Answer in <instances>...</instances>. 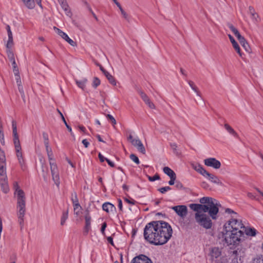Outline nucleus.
<instances>
[{
  "instance_id": "f257e3e1",
  "label": "nucleus",
  "mask_w": 263,
  "mask_h": 263,
  "mask_svg": "<svg viewBox=\"0 0 263 263\" xmlns=\"http://www.w3.org/2000/svg\"><path fill=\"white\" fill-rule=\"evenodd\" d=\"M171 225L164 221H153L146 224L143 236L145 240L151 245L161 246L165 244L172 236Z\"/></svg>"
},
{
  "instance_id": "f03ea898",
  "label": "nucleus",
  "mask_w": 263,
  "mask_h": 263,
  "mask_svg": "<svg viewBox=\"0 0 263 263\" xmlns=\"http://www.w3.org/2000/svg\"><path fill=\"white\" fill-rule=\"evenodd\" d=\"M201 204L192 203L190 204V208L193 211L201 210L208 212L213 219H217V215L219 212L220 203L215 199L209 197H203L200 199Z\"/></svg>"
},
{
  "instance_id": "7ed1b4c3",
  "label": "nucleus",
  "mask_w": 263,
  "mask_h": 263,
  "mask_svg": "<svg viewBox=\"0 0 263 263\" xmlns=\"http://www.w3.org/2000/svg\"><path fill=\"white\" fill-rule=\"evenodd\" d=\"M243 235V231H239L238 232H232L229 230H225L223 232L222 237L224 240L229 246H237L241 240V237Z\"/></svg>"
},
{
  "instance_id": "20e7f679",
  "label": "nucleus",
  "mask_w": 263,
  "mask_h": 263,
  "mask_svg": "<svg viewBox=\"0 0 263 263\" xmlns=\"http://www.w3.org/2000/svg\"><path fill=\"white\" fill-rule=\"evenodd\" d=\"M195 219L196 222L201 227L205 229H210L212 227V221L211 217L207 215L201 210L194 211Z\"/></svg>"
},
{
  "instance_id": "39448f33",
  "label": "nucleus",
  "mask_w": 263,
  "mask_h": 263,
  "mask_svg": "<svg viewBox=\"0 0 263 263\" xmlns=\"http://www.w3.org/2000/svg\"><path fill=\"white\" fill-rule=\"evenodd\" d=\"M12 132L13 136V142L15 145L16 156L17 157L19 163L23 168L24 161L23 159L22 153L21 152V147L18 138V135L17 133L16 123L15 121L12 122Z\"/></svg>"
},
{
  "instance_id": "423d86ee",
  "label": "nucleus",
  "mask_w": 263,
  "mask_h": 263,
  "mask_svg": "<svg viewBox=\"0 0 263 263\" xmlns=\"http://www.w3.org/2000/svg\"><path fill=\"white\" fill-rule=\"evenodd\" d=\"M17 199V216L18 222L21 228L23 226L24 218L26 213V197L25 195L16 197Z\"/></svg>"
},
{
  "instance_id": "0eeeda50",
  "label": "nucleus",
  "mask_w": 263,
  "mask_h": 263,
  "mask_svg": "<svg viewBox=\"0 0 263 263\" xmlns=\"http://www.w3.org/2000/svg\"><path fill=\"white\" fill-rule=\"evenodd\" d=\"M237 216H233V218L229 220L224 226V230H229L232 232H238L239 231H242L241 229H245L243 224L241 220L236 219Z\"/></svg>"
},
{
  "instance_id": "6e6552de",
  "label": "nucleus",
  "mask_w": 263,
  "mask_h": 263,
  "mask_svg": "<svg viewBox=\"0 0 263 263\" xmlns=\"http://www.w3.org/2000/svg\"><path fill=\"white\" fill-rule=\"evenodd\" d=\"M210 259L213 263H226L227 258L222 256L221 249L218 247H213L210 250Z\"/></svg>"
},
{
  "instance_id": "1a4fd4ad",
  "label": "nucleus",
  "mask_w": 263,
  "mask_h": 263,
  "mask_svg": "<svg viewBox=\"0 0 263 263\" xmlns=\"http://www.w3.org/2000/svg\"><path fill=\"white\" fill-rule=\"evenodd\" d=\"M50 170L52 177V180L56 185L59 187L60 181L59 174V171L56 163L54 162H50Z\"/></svg>"
},
{
  "instance_id": "9d476101",
  "label": "nucleus",
  "mask_w": 263,
  "mask_h": 263,
  "mask_svg": "<svg viewBox=\"0 0 263 263\" xmlns=\"http://www.w3.org/2000/svg\"><path fill=\"white\" fill-rule=\"evenodd\" d=\"M171 209L176 212L178 216L182 219H184L188 213L187 206L185 205L174 206Z\"/></svg>"
},
{
  "instance_id": "9b49d317",
  "label": "nucleus",
  "mask_w": 263,
  "mask_h": 263,
  "mask_svg": "<svg viewBox=\"0 0 263 263\" xmlns=\"http://www.w3.org/2000/svg\"><path fill=\"white\" fill-rule=\"evenodd\" d=\"M204 164L215 169H219L221 167L220 162L215 158H209L204 160Z\"/></svg>"
},
{
  "instance_id": "f8f14e48",
  "label": "nucleus",
  "mask_w": 263,
  "mask_h": 263,
  "mask_svg": "<svg viewBox=\"0 0 263 263\" xmlns=\"http://www.w3.org/2000/svg\"><path fill=\"white\" fill-rule=\"evenodd\" d=\"M54 29L60 36H61L64 40L67 42L71 46L73 47L77 46L76 42L70 39L66 33L63 32L62 30L55 27H54Z\"/></svg>"
},
{
  "instance_id": "ddd939ff",
  "label": "nucleus",
  "mask_w": 263,
  "mask_h": 263,
  "mask_svg": "<svg viewBox=\"0 0 263 263\" xmlns=\"http://www.w3.org/2000/svg\"><path fill=\"white\" fill-rule=\"evenodd\" d=\"M130 263H153V262L148 257L141 254L134 257Z\"/></svg>"
},
{
  "instance_id": "4468645a",
  "label": "nucleus",
  "mask_w": 263,
  "mask_h": 263,
  "mask_svg": "<svg viewBox=\"0 0 263 263\" xmlns=\"http://www.w3.org/2000/svg\"><path fill=\"white\" fill-rule=\"evenodd\" d=\"M232 256H234L233 259H232L233 263H238L237 259L238 258H240L243 255L244 251L242 250V248H238L237 250H234L232 252Z\"/></svg>"
},
{
  "instance_id": "2eb2a0df",
  "label": "nucleus",
  "mask_w": 263,
  "mask_h": 263,
  "mask_svg": "<svg viewBox=\"0 0 263 263\" xmlns=\"http://www.w3.org/2000/svg\"><path fill=\"white\" fill-rule=\"evenodd\" d=\"M204 177L208 178L212 182H213L215 184L220 185H222V182L220 181V180L218 178V177H217L216 176H215L213 174H210L208 172H206Z\"/></svg>"
},
{
  "instance_id": "dca6fc26",
  "label": "nucleus",
  "mask_w": 263,
  "mask_h": 263,
  "mask_svg": "<svg viewBox=\"0 0 263 263\" xmlns=\"http://www.w3.org/2000/svg\"><path fill=\"white\" fill-rule=\"evenodd\" d=\"M58 2L60 3L62 9L65 11L66 14L67 16L70 17L72 15V13L70 11L69 7L66 0H59Z\"/></svg>"
},
{
  "instance_id": "f3484780",
  "label": "nucleus",
  "mask_w": 263,
  "mask_h": 263,
  "mask_svg": "<svg viewBox=\"0 0 263 263\" xmlns=\"http://www.w3.org/2000/svg\"><path fill=\"white\" fill-rule=\"evenodd\" d=\"M0 186L2 191L7 194L9 191V187L8 183V178L0 179Z\"/></svg>"
},
{
  "instance_id": "a211bd4d",
  "label": "nucleus",
  "mask_w": 263,
  "mask_h": 263,
  "mask_svg": "<svg viewBox=\"0 0 263 263\" xmlns=\"http://www.w3.org/2000/svg\"><path fill=\"white\" fill-rule=\"evenodd\" d=\"M85 226L84 228L85 232L86 233H88L89 231L90 230V224H91V217L89 214L88 211H86V214L85 215Z\"/></svg>"
},
{
  "instance_id": "6ab92c4d",
  "label": "nucleus",
  "mask_w": 263,
  "mask_h": 263,
  "mask_svg": "<svg viewBox=\"0 0 263 263\" xmlns=\"http://www.w3.org/2000/svg\"><path fill=\"white\" fill-rule=\"evenodd\" d=\"M192 167L198 173L200 174L203 176H204L207 172L200 164L192 163Z\"/></svg>"
},
{
  "instance_id": "aec40b11",
  "label": "nucleus",
  "mask_w": 263,
  "mask_h": 263,
  "mask_svg": "<svg viewBox=\"0 0 263 263\" xmlns=\"http://www.w3.org/2000/svg\"><path fill=\"white\" fill-rule=\"evenodd\" d=\"M228 36L229 37V39H230L232 45H233V48L235 49V50L236 51V52L239 54V55L240 57H242V53L240 51V49L239 46L238 44V43L236 42L235 39L233 38V37L231 35L229 34Z\"/></svg>"
},
{
  "instance_id": "412c9836",
  "label": "nucleus",
  "mask_w": 263,
  "mask_h": 263,
  "mask_svg": "<svg viewBox=\"0 0 263 263\" xmlns=\"http://www.w3.org/2000/svg\"><path fill=\"white\" fill-rule=\"evenodd\" d=\"M13 189L15 190L14 195L16 197L20 196H22L25 195L24 192L20 188V186L17 182L13 183Z\"/></svg>"
},
{
  "instance_id": "4be33fe9",
  "label": "nucleus",
  "mask_w": 263,
  "mask_h": 263,
  "mask_svg": "<svg viewBox=\"0 0 263 263\" xmlns=\"http://www.w3.org/2000/svg\"><path fill=\"white\" fill-rule=\"evenodd\" d=\"M102 209L107 213L112 212L116 210V207L110 202H105L102 205Z\"/></svg>"
},
{
  "instance_id": "5701e85b",
  "label": "nucleus",
  "mask_w": 263,
  "mask_h": 263,
  "mask_svg": "<svg viewBox=\"0 0 263 263\" xmlns=\"http://www.w3.org/2000/svg\"><path fill=\"white\" fill-rule=\"evenodd\" d=\"M224 127L230 134L233 135L235 137H238L237 133L229 124H228V123H225L224 124Z\"/></svg>"
},
{
  "instance_id": "b1692460",
  "label": "nucleus",
  "mask_w": 263,
  "mask_h": 263,
  "mask_svg": "<svg viewBox=\"0 0 263 263\" xmlns=\"http://www.w3.org/2000/svg\"><path fill=\"white\" fill-rule=\"evenodd\" d=\"M5 165V163L0 164V179L7 178Z\"/></svg>"
},
{
  "instance_id": "393cba45",
  "label": "nucleus",
  "mask_w": 263,
  "mask_h": 263,
  "mask_svg": "<svg viewBox=\"0 0 263 263\" xmlns=\"http://www.w3.org/2000/svg\"><path fill=\"white\" fill-rule=\"evenodd\" d=\"M243 231H245L246 234L248 236H255L256 234V230L254 228H247L242 229Z\"/></svg>"
},
{
  "instance_id": "a878e982",
  "label": "nucleus",
  "mask_w": 263,
  "mask_h": 263,
  "mask_svg": "<svg viewBox=\"0 0 263 263\" xmlns=\"http://www.w3.org/2000/svg\"><path fill=\"white\" fill-rule=\"evenodd\" d=\"M25 6L29 9H32L35 7L34 0H22Z\"/></svg>"
},
{
  "instance_id": "bb28decb",
  "label": "nucleus",
  "mask_w": 263,
  "mask_h": 263,
  "mask_svg": "<svg viewBox=\"0 0 263 263\" xmlns=\"http://www.w3.org/2000/svg\"><path fill=\"white\" fill-rule=\"evenodd\" d=\"M239 42L247 52L248 53H250L251 52L250 47L245 38L239 41Z\"/></svg>"
},
{
  "instance_id": "cd10ccee",
  "label": "nucleus",
  "mask_w": 263,
  "mask_h": 263,
  "mask_svg": "<svg viewBox=\"0 0 263 263\" xmlns=\"http://www.w3.org/2000/svg\"><path fill=\"white\" fill-rule=\"evenodd\" d=\"M164 173L168 175L170 178L176 176L175 173L170 167L165 166L163 169Z\"/></svg>"
},
{
  "instance_id": "c85d7f7f",
  "label": "nucleus",
  "mask_w": 263,
  "mask_h": 263,
  "mask_svg": "<svg viewBox=\"0 0 263 263\" xmlns=\"http://www.w3.org/2000/svg\"><path fill=\"white\" fill-rule=\"evenodd\" d=\"M87 82V80L86 78H84L80 81H78L77 80H76V84H77L78 86L83 90L84 89Z\"/></svg>"
},
{
  "instance_id": "c756f323",
  "label": "nucleus",
  "mask_w": 263,
  "mask_h": 263,
  "mask_svg": "<svg viewBox=\"0 0 263 263\" xmlns=\"http://www.w3.org/2000/svg\"><path fill=\"white\" fill-rule=\"evenodd\" d=\"M106 73L105 74V77L109 82V83L114 85L115 86L117 84L116 80H115V78L110 74L108 72H106Z\"/></svg>"
},
{
  "instance_id": "7c9ffc66",
  "label": "nucleus",
  "mask_w": 263,
  "mask_h": 263,
  "mask_svg": "<svg viewBox=\"0 0 263 263\" xmlns=\"http://www.w3.org/2000/svg\"><path fill=\"white\" fill-rule=\"evenodd\" d=\"M187 82L190 86L191 87L193 90L197 94V95L198 96H200V92L199 91L197 86L195 85V83L191 80L188 81Z\"/></svg>"
},
{
  "instance_id": "2f4dec72",
  "label": "nucleus",
  "mask_w": 263,
  "mask_h": 263,
  "mask_svg": "<svg viewBox=\"0 0 263 263\" xmlns=\"http://www.w3.org/2000/svg\"><path fill=\"white\" fill-rule=\"evenodd\" d=\"M73 205L74 214L77 216L79 215L80 210L82 209V207L79 204V202L73 203Z\"/></svg>"
},
{
  "instance_id": "473e14b6",
  "label": "nucleus",
  "mask_w": 263,
  "mask_h": 263,
  "mask_svg": "<svg viewBox=\"0 0 263 263\" xmlns=\"http://www.w3.org/2000/svg\"><path fill=\"white\" fill-rule=\"evenodd\" d=\"M6 53L9 60L11 63L15 62L14 55L12 49H6Z\"/></svg>"
},
{
  "instance_id": "72a5a7b5",
  "label": "nucleus",
  "mask_w": 263,
  "mask_h": 263,
  "mask_svg": "<svg viewBox=\"0 0 263 263\" xmlns=\"http://www.w3.org/2000/svg\"><path fill=\"white\" fill-rule=\"evenodd\" d=\"M68 209H67L66 211H64L63 212L62 216L61 217V224L62 226H63L66 220V219L68 218Z\"/></svg>"
},
{
  "instance_id": "f704fd0d",
  "label": "nucleus",
  "mask_w": 263,
  "mask_h": 263,
  "mask_svg": "<svg viewBox=\"0 0 263 263\" xmlns=\"http://www.w3.org/2000/svg\"><path fill=\"white\" fill-rule=\"evenodd\" d=\"M249 11L252 15V18L255 20L256 21H257V18L258 17V15L255 12L254 8L252 6H249Z\"/></svg>"
},
{
  "instance_id": "c9c22d12",
  "label": "nucleus",
  "mask_w": 263,
  "mask_h": 263,
  "mask_svg": "<svg viewBox=\"0 0 263 263\" xmlns=\"http://www.w3.org/2000/svg\"><path fill=\"white\" fill-rule=\"evenodd\" d=\"M13 36H8V40L7 41L6 44V48L7 49H12V47L13 46Z\"/></svg>"
},
{
  "instance_id": "e433bc0d",
  "label": "nucleus",
  "mask_w": 263,
  "mask_h": 263,
  "mask_svg": "<svg viewBox=\"0 0 263 263\" xmlns=\"http://www.w3.org/2000/svg\"><path fill=\"white\" fill-rule=\"evenodd\" d=\"M71 201L72 203H76L79 202V200L77 197V194L76 192H73L71 193Z\"/></svg>"
},
{
  "instance_id": "4c0bfd02",
  "label": "nucleus",
  "mask_w": 263,
  "mask_h": 263,
  "mask_svg": "<svg viewBox=\"0 0 263 263\" xmlns=\"http://www.w3.org/2000/svg\"><path fill=\"white\" fill-rule=\"evenodd\" d=\"M252 263H263V256H256L252 261Z\"/></svg>"
},
{
  "instance_id": "58836bf2",
  "label": "nucleus",
  "mask_w": 263,
  "mask_h": 263,
  "mask_svg": "<svg viewBox=\"0 0 263 263\" xmlns=\"http://www.w3.org/2000/svg\"><path fill=\"white\" fill-rule=\"evenodd\" d=\"M136 148H137L138 151H139L142 154H145V153H146L145 148L142 142L138 146H137Z\"/></svg>"
},
{
  "instance_id": "ea45409f",
  "label": "nucleus",
  "mask_w": 263,
  "mask_h": 263,
  "mask_svg": "<svg viewBox=\"0 0 263 263\" xmlns=\"http://www.w3.org/2000/svg\"><path fill=\"white\" fill-rule=\"evenodd\" d=\"M6 161V158L4 152L0 148V164L5 163Z\"/></svg>"
},
{
  "instance_id": "a19ab883",
  "label": "nucleus",
  "mask_w": 263,
  "mask_h": 263,
  "mask_svg": "<svg viewBox=\"0 0 263 263\" xmlns=\"http://www.w3.org/2000/svg\"><path fill=\"white\" fill-rule=\"evenodd\" d=\"M43 137L44 139V145H49V138H48V134L45 132H43Z\"/></svg>"
},
{
  "instance_id": "79ce46f5",
  "label": "nucleus",
  "mask_w": 263,
  "mask_h": 263,
  "mask_svg": "<svg viewBox=\"0 0 263 263\" xmlns=\"http://www.w3.org/2000/svg\"><path fill=\"white\" fill-rule=\"evenodd\" d=\"M130 159L135 162L137 164H139L140 163V161L138 157L135 154H131L129 156Z\"/></svg>"
},
{
  "instance_id": "37998d69",
  "label": "nucleus",
  "mask_w": 263,
  "mask_h": 263,
  "mask_svg": "<svg viewBox=\"0 0 263 263\" xmlns=\"http://www.w3.org/2000/svg\"><path fill=\"white\" fill-rule=\"evenodd\" d=\"M100 84V80L97 78L95 77L93 78V82H92V86L94 88H97Z\"/></svg>"
},
{
  "instance_id": "c03bdc74",
  "label": "nucleus",
  "mask_w": 263,
  "mask_h": 263,
  "mask_svg": "<svg viewBox=\"0 0 263 263\" xmlns=\"http://www.w3.org/2000/svg\"><path fill=\"white\" fill-rule=\"evenodd\" d=\"M171 190V188L168 186H164V187H161L160 189H158V191L162 194H164L166 192L168 191H170Z\"/></svg>"
},
{
  "instance_id": "a18cd8bd",
  "label": "nucleus",
  "mask_w": 263,
  "mask_h": 263,
  "mask_svg": "<svg viewBox=\"0 0 263 263\" xmlns=\"http://www.w3.org/2000/svg\"><path fill=\"white\" fill-rule=\"evenodd\" d=\"M148 179L150 181H154L160 179V176L158 174H156L154 176H148Z\"/></svg>"
},
{
  "instance_id": "49530a36",
  "label": "nucleus",
  "mask_w": 263,
  "mask_h": 263,
  "mask_svg": "<svg viewBox=\"0 0 263 263\" xmlns=\"http://www.w3.org/2000/svg\"><path fill=\"white\" fill-rule=\"evenodd\" d=\"M12 65L13 66V71L14 75H16V74L19 73L18 68L17 66V64L16 62H13L12 63Z\"/></svg>"
},
{
  "instance_id": "de8ad7c7",
  "label": "nucleus",
  "mask_w": 263,
  "mask_h": 263,
  "mask_svg": "<svg viewBox=\"0 0 263 263\" xmlns=\"http://www.w3.org/2000/svg\"><path fill=\"white\" fill-rule=\"evenodd\" d=\"M170 146H171V148L173 149L174 153L176 155H178V152L177 149V144L175 143H171Z\"/></svg>"
},
{
  "instance_id": "09e8293b",
  "label": "nucleus",
  "mask_w": 263,
  "mask_h": 263,
  "mask_svg": "<svg viewBox=\"0 0 263 263\" xmlns=\"http://www.w3.org/2000/svg\"><path fill=\"white\" fill-rule=\"evenodd\" d=\"M229 28L230 29V30L233 32V33L236 35L237 34H238L239 31L238 30L234 27L232 24H229L228 25Z\"/></svg>"
},
{
  "instance_id": "8fccbe9b",
  "label": "nucleus",
  "mask_w": 263,
  "mask_h": 263,
  "mask_svg": "<svg viewBox=\"0 0 263 263\" xmlns=\"http://www.w3.org/2000/svg\"><path fill=\"white\" fill-rule=\"evenodd\" d=\"M229 28L230 29V30L233 32V33L236 35L237 34H238L239 31L238 30L234 27L232 24H229L228 25Z\"/></svg>"
},
{
  "instance_id": "3c124183",
  "label": "nucleus",
  "mask_w": 263,
  "mask_h": 263,
  "mask_svg": "<svg viewBox=\"0 0 263 263\" xmlns=\"http://www.w3.org/2000/svg\"><path fill=\"white\" fill-rule=\"evenodd\" d=\"M106 118L111 121L113 125H115L116 124V121L112 115L107 114L106 115Z\"/></svg>"
},
{
  "instance_id": "603ef678",
  "label": "nucleus",
  "mask_w": 263,
  "mask_h": 263,
  "mask_svg": "<svg viewBox=\"0 0 263 263\" xmlns=\"http://www.w3.org/2000/svg\"><path fill=\"white\" fill-rule=\"evenodd\" d=\"M141 141L139 139H135V140H133L132 141V144L133 145H134L135 147L138 146L140 144H141Z\"/></svg>"
},
{
  "instance_id": "864d4df0",
  "label": "nucleus",
  "mask_w": 263,
  "mask_h": 263,
  "mask_svg": "<svg viewBox=\"0 0 263 263\" xmlns=\"http://www.w3.org/2000/svg\"><path fill=\"white\" fill-rule=\"evenodd\" d=\"M45 146L46 147V150L47 155H50V156L52 155V154L53 153H52L51 148L49 147V145H45Z\"/></svg>"
},
{
  "instance_id": "5fc2aeb1",
  "label": "nucleus",
  "mask_w": 263,
  "mask_h": 263,
  "mask_svg": "<svg viewBox=\"0 0 263 263\" xmlns=\"http://www.w3.org/2000/svg\"><path fill=\"white\" fill-rule=\"evenodd\" d=\"M121 14L122 15L123 17L127 21H129V18L127 14V13L123 9L120 11Z\"/></svg>"
},
{
  "instance_id": "6e6d98bb",
  "label": "nucleus",
  "mask_w": 263,
  "mask_h": 263,
  "mask_svg": "<svg viewBox=\"0 0 263 263\" xmlns=\"http://www.w3.org/2000/svg\"><path fill=\"white\" fill-rule=\"evenodd\" d=\"M18 89L20 93L21 94L22 97H24V92L23 90V87L22 84L17 85Z\"/></svg>"
},
{
  "instance_id": "4d7b16f0",
  "label": "nucleus",
  "mask_w": 263,
  "mask_h": 263,
  "mask_svg": "<svg viewBox=\"0 0 263 263\" xmlns=\"http://www.w3.org/2000/svg\"><path fill=\"white\" fill-rule=\"evenodd\" d=\"M139 93H140V95L142 98V99L144 101L146 99H147L148 97V96L146 95V93H145L143 91H139Z\"/></svg>"
},
{
  "instance_id": "13d9d810",
  "label": "nucleus",
  "mask_w": 263,
  "mask_h": 263,
  "mask_svg": "<svg viewBox=\"0 0 263 263\" xmlns=\"http://www.w3.org/2000/svg\"><path fill=\"white\" fill-rule=\"evenodd\" d=\"M107 227V224L105 222H103L102 224L101 232L102 234L104 235H105V230Z\"/></svg>"
},
{
  "instance_id": "bf43d9fd",
  "label": "nucleus",
  "mask_w": 263,
  "mask_h": 263,
  "mask_svg": "<svg viewBox=\"0 0 263 263\" xmlns=\"http://www.w3.org/2000/svg\"><path fill=\"white\" fill-rule=\"evenodd\" d=\"M0 141L2 144H4V135L3 130H0Z\"/></svg>"
},
{
  "instance_id": "052dcab7",
  "label": "nucleus",
  "mask_w": 263,
  "mask_h": 263,
  "mask_svg": "<svg viewBox=\"0 0 263 263\" xmlns=\"http://www.w3.org/2000/svg\"><path fill=\"white\" fill-rule=\"evenodd\" d=\"M15 77L16 82L17 83V85L22 84L21 80V77L18 74H16V75H14Z\"/></svg>"
},
{
  "instance_id": "680f3d73",
  "label": "nucleus",
  "mask_w": 263,
  "mask_h": 263,
  "mask_svg": "<svg viewBox=\"0 0 263 263\" xmlns=\"http://www.w3.org/2000/svg\"><path fill=\"white\" fill-rule=\"evenodd\" d=\"M124 200L128 203L134 205L136 203V201L133 199H129L127 198H124Z\"/></svg>"
},
{
  "instance_id": "e2e57ef3",
  "label": "nucleus",
  "mask_w": 263,
  "mask_h": 263,
  "mask_svg": "<svg viewBox=\"0 0 263 263\" xmlns=\"http://www.w3.org/2000/svg\"><path fill=\"white\" fill-rule=\"evenodd\" d=\"M175 186L178 189H181L183 188V185L180 181L176 182Z\"/></svg>"
},
{
  "instance_id": "0e129e2a",
  "label": "nucleus",
  "mask_w": 263,
  "mask_h": 263,
  "mask_svg": "<svg viewBox=\"0 0 263 263\" xmlns=\"http://www.w3.org/2000/svg\"><path fill=\"white\" fill-rule=\"evenodd\" d=\"M225 212L228 214H234V215H236V216L237 215L235 212H234L233 210L229 208L226 209L225 210Z\"/></svg>"
},
{
  "instance_id": "69168bd1",
  "label": "nucleus",
  "mask_w": 263,
  "mask_h": 263,
  "mask_svg": "<svg viewBox=\"0 0 263 263\" xmlns=\"http://www.w3.org/2000/svg\"><path fill=\"white\" fill-rule=\"evenodd\" d=\"M176 179V176L170 178V180L168 181V184L170 185H174L175 184V180Z\"/></svg>"
},
{
  "instance_id": "338daca9",
  "label": "nucleus",
  "mask_w": 263,
  "mask_h": 263,
  "mask_svg": "<svg viewBox=\"0 0 263 263\" xmlns=\"http://www.w3.org/2000/svg\"><path fill=\"white\" fill-rule=\"evenodd\" d=\"M6 29H7V33H8V36H13L12 33L11 31L10 27L9 26V25L7 26Z\"/></svg>"
},
{
  "instance_id": "774afa93",
  "label": "nucleus",
  "mask_w": 263,
  "mask_h": 263,
  "mask_svg": "<svg viewBox=\"0 0 263 263\" xmlns=\"http://www.w3.org/2000/svg\"><path fill=\"white\" fill-rule=\"evenodd\" d=\"M82 143L83 144L84 147L85 148H87L89 145V142L87 141V139H84L82 140Z\"/></svg>"
}]
</instances>
